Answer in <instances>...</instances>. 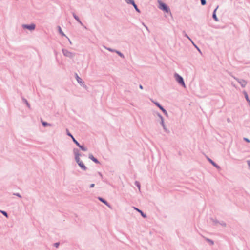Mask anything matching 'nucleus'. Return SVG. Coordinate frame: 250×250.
Returning <instances> with one entry per match:
<instances>
[{
    "label": "nucleus",
    "instance_id": "obj_8",
    "mask_svg": "<svg viewBox=\"0 0 250 250\" xmlns=\"http://www.w3.org/2000/svg\"><path fill=\"white\" fill-rule=\"evenodd\" d=\"M217 8H218V7H217V8L214 10V12H213V19H214L216 21H218V19H217V18L216 15V10H217Z\"/></svg>",
    "mask_w": 250,
    "mask_h": 250
},
{
    "label": "nucleus",
    "instance_id": "obj_13",
    "mask_svg": "<svg viewBox=\"0 0 250 250\" xmlns=\"http://www.w3.org/2000/svg\"><path fill=\"white\" fill-rule=\"evenodd\" d=\"M59 32L62 34V35L63 36H65V34H64V33L62 31L61 28L60 27H59Z\"/></svg>",
    "mask_w": 250,
    "mask_h": 250
},
{
    "label": "nucleus",
    "instance_id": "obj_17",
    "mask_svg": "<svg viewBox=\"0 0 250 250\" xmlns=\"http://www.w3.org/2000/svg\"><path fill=\"white\" fill-rule=\"evenodd\" d=\"M133 6H134V7L135 8V9H136V10L137 11H138V12H140V11H139V10L138 9L137 6V5L135 4V3H133Z\"/></svg>",
    "mask_w": 250,
    "mask_h": 250
},
{
    "label": "nucleus",
    "instance_id": "obj_27",
    "mask_svg": "<svg viewBox=\"0 0 250 250\" xmlns=\"http://www.w3.org/2000/svg\"><path fill=\"white\" fill-rule=\"evenodd\" d=\"M117 53L120 56L123 57V55L120 52H117Z\"/></svg>",
    "mask_w": 250,
    "mask_h": 250
},
{
    "label": "nucleus",
    "instance_id": "obj_7",
    "mask_svg": "<svg viewBox=\"0 0 250 250\" xmlns=\"http://www.w3.org/2000/svg\"><path fill=\"white\" fill-rule=\"evenodd\" d=\"M78 164L84 170L86 169V167H85V166L82 161H80L79 163H78Z\"/></svg>",
    "mask_w": 250,
    "mask_h": 250
},
{
    "label": "nucleus",
    "instance_id": "obj_26",
    "mask_svg": "<svg viewBox=\"0 0 250 250\" xmlns=\"http://www.w3.org/2000/svg\"><path fill=\"white\" fill-rule=\"evenodd\" d=\"M59 244L58 243H55V244H54V245H55V246L56 247H58V246H59Z\"/></svg>",
    "mask_w": 250,
    "mask_h": 250
},
{
    "label": "nucleus",
    "instance_id": "obj_19",
    "mask_svg": "<svg viewBox=\"0 0 250 250\" xmlns=\"http://www.w3.org/2000/svg\"><path fill=\"white\" fill-rule=\"evenodd\" d=\"M0 212L4 215L6 217H8V215L7 214V213L4 211H0Z\"/></svg>",
    "mask_w": 250,
    "mask_h": 250
},
{
    "label": "nucleus",
    "instance_id": "obj_10",
    "mask_svg": "<svg viewBox=\"0 0 250 250\" xmlns=\"http://www.w3.org/2000/svg\"><path fill=\"white\" fill-rule=\"evenodd\" d=\"M134 208L135 210H136L137 211H138L139 212H140V213H141V214L142 215V216L143 217H144V218L146 217V215L145 214H144V213H143V212L141 210H140V209H138V208Z\"/></svg>",
    "mask_w": 250,
    "mask_h": 250
},
{
    "label": "nucleus",
    "instance_id": "obj_29",
    "mask_svg": "<svg viewBox=\"0 0 250 250\" xmlns=\"http://www.w3.org/2000/svg\"><path fill=\"white\" fill-rule=\"evenodd\" d=\"M94 187V184H92L90 185V188H93Z\"/></svg>",
    "mask_w": 250,
    "mask_h": 250
},
{
    "label": "nucleus",
    "instance_id": "obj_11",
    "mask_svg": "<svg viewBox=\"0 0 250 250\" xmlns=\"http://www.w3.org/2000/svg\"><path fill=\"white\" fill-rule=\"evenodd\" d=\"M75 159L77 163H79L81 161L80 159L79 155H77V154H75Z\"/></svg>",
    "mask_w": 250,
    "mask_h": 250
},
{
    "label": "nucleus",
    "instance_id": "obj_20",
    "mask_svg": "<svg viewBox=\"0 0 250 250\" xmlns=\"http://www.w3.org/2000/svg\"><path fill=\"white\" fill-rule=\"evenodd\" d=\"M201 4L203 5H204L206 3V1L205 0H201Z\"/></svg>",
    "mask_w": 250,
    "mask_h": 250
},
{
    "label": "nucleus",
    "instance_id": "obj_30",
    "mask_svg": "<svg viewBox=\"0 0 250 250\" xmlns=\"http://www.w3.org/2000/svg\"><path fill=\"white\" fill-rule=\"evenodd\" d=\"M139 87H140V88L141 89H143V86H142V85H140L139 86Z\"/></svg>",
    "mask_w": 250,
    "mask_h": 250
},
{
    "label": "nucleus",
    "instance_id": "obj_5",
    "mask_svg": "<svg viewBox=\"0 0 250 250\" xmlns=\"http://www.w3.org/2000/svg\"><path fill=\"white\" fill-rule=\"evenodd\" d=\"M156 105L159 107V108L165 114H167L166 110L163 108L158 103H156Z\"/></svg>",
    "mask_w": 250,
    "mask_h": 250
},
{
    "label": "nucleus",
    "instance_id": "obj_9",
    "mask_svg": "<svg viewBox=\"0 0 250 250\" xmlns=\"http://www.w3.org/2000/svg\"><path fill=\"white\" fill-rule=\"evenodd\" d=\"M89 158L91 160H92L93 161H94V162H95L96 163H99V161L96 158H95L93 156V155H89Z\"/></svg>",
    "mask_w": 250,
    "mask_h": 250
},
{
    "label": "nucleus",
    "instance_id": "obj_33",
    "mask_svg": "<svg viewBox=\"0 0 250 250\" xmlns=\"http://www.w3.org/2000/svg\"><path fill=\"white\" fill-rule=\"evenodd\" d=\"M16 195H17L18 196H19V197H21V196L19 194H16Z\"/></svg>",
    "mask_w": 250,
    "mask_h": 250
},
{
    "label": "nucleus",
    "instance_id": "obj_28",
    "mask_svg": "<svg viewBox=\"0 0 250 250\" xmlns=\"http://www.w3.org/2000/svg\"><path fill=\"white\" fill-rule=\"evenodd\" d=\"M248 165L249 167H250V160L247 161Z\"/></svg>",
    "mask_w": 250,
    "mask_h": 250
},
{
    "label": "nucleus",
    "instance_id": "obj_31",
    "mask_svg": "<svg viewBox=\"0 0 250 250\" xmlns=\"http://www.w3.org/2000/svg\"><path fill=\"white\" fill-rule=\"evenodd\" d=\"M245 140L246 141H247V142H250V141L248 139H247V138H245Z\"/></svg>",
    "mask_w": 250,
    "mask_h": 250
},
{
    "label": "nucleus",
    "instance_id": "obj_2",
    "mask_svg": "<svg viewBox=\"0 0 250 250\" xmlns=\"http://www.w3.org/2000/svg\"><path fill=\"white\" fill-rule=\"evenodd\" d=\"M158 2L159 4V7L160 9L163 10L164 11L167 13H168L169 11V8L167 6V5L165 3H163L161 1H159Z\"/></svg>",
    "mask_w": 250,
    "mask_h": 250
},
{
    "label": "nucleus",
    "instance_id": "obj_1",
    "mask_svg": "<svg viewBox=\"0 0 250 250\" xmlns=\"http://www.w3.org/2000/svg\"><path fill=\"white\" fill-rule=\"evenodd\" d=\"M174 77L176 79V80L179 83L182 84L184 87H186L185 84L181 76H179L177 74H175Z\"/></svg>",
    "mask_w": 250,
    "mask_h": 250
},
{
    "label": "nucleus",
    "instance_id": "obj_21",
    "mask_svg": "<svg viewBox=\"0 0 250 250\" xmlns=\"http://www.w3.org/2000/svg\"><path fill=\"white\" fill-rule=\"evenodd\" d=\"M73 15H74V17L75 19H76L79 22L81 23V22L79 20L78 17L77 16H76L75 14H74Z\"/></svg>",
    "mask_w": 250,
    "mask_h": 250
},
{
    "label": "nucleus",
    "instance_id": "obj_12",
    "mask_svg": "<svg viewBox=\"0 0 250 250\" xmlns=\"http://www.w3.org/2000/svg\"><path fill=\"white\" fill-rule=\"evenodd\" d=\"M73 142L77 145V146H80V144L75 140V139L73 137L72 138Z\"/></svg>",
    "mask_w": 250,
    "mask_h": 250
},
{
    "label": "nucleus",
    "instance_id": "obj_6",
    "mask_svg": "<svg viewBox=\"0 0 250 250\" xmlns=\"http://www.w3.org/2000/svg\"><path fill=\"white\" fill-rule=\"evenodd\" d=\"M99 200H100L101 202L105 204L106 206H107L109 208H110V206L108 204V203L104 199H103L102 198L99 197Z\"/></svg>",
    "mask_w": 250,
    "mask_h": 250
},
{
    "label": "nucleus",
    "instance_id": "obj_14",
    "mask_svg": "<svg viewBox=\"0 0 250 250\" xmlns=\"http://www.w3.org/2000/svg\"><path fill=\"white\" fill-rule=\"evenodd\" d=\"M126 1L128 3H130L132 5L133 3H135L133 0H126Z\"/></svg>",
    "mask_w": 250,
    "mask_h": 250
},
{
    "label": "nucleus",
    "instance_id": "obj_3",
    "mask_svg": "<svg viewBox=\"0 0 250 250\" xmlns=\"http://www.w3.org/2000/svg\"><path fill=\"white\" fill-rule=\"evenodd\" d=\"M22 26L24 28H26L30 30H33L35 28V25L34 24L31 25H23Z\"/></svg>",
    "mask_w": 250,
    "mask_h": 250
},
{
    "label": "nucleus",
    "instance_id": "obj_25",
    "mask_svg": "<svg viewBox=\"0 0 250 250\" xmlns=\"http://www.w3.org/2000/svg\"><path fill=\"white\" fill-rule=\"evenodd\" d=\"M209 161L210 162V163H211L212 165H213L214 166H216H216L215 164V163H214V162H213L211 160H210V159H209Z\"/></svg>",
    "mask_w": 250,
    "mask_h": 250
},
{
    "label": "nucleus",
    "instance_id": "obj_16",
    "mask_svg": "<svg viewBox=\"0 0 250 250\" xmlns=\"http://www.w3.org/2000/svg\"><path fill=\"white\" fill-rule=\"evenodd\" d=\"M79 147L83 151H86L87 150V149L85 147H84L83 146L80 145V146H79Z\"/></svg>",
    "mask_w": 250,
    "mask_h": 250
},
{
    "label": "nucleus",
    "instance_id": "obj_24",
    "mask_svg": "<svg viewBox=\"0 0 250 250\" xmlns=\"http://www.w3.org/2000/svg\"><path fill=\"white\" fill-rule=\"evenodd\" d=\"M67 134L68 136H70L71 138H73V136L71 135V134L68 131V130L67 129Z\"/></svg>",
    "mask_w": 250,
    "mask_h": 250
},
{
    "label": "nucleus",
    "instance_id": "obj_32",
    "mask_svg": "<svg viewBox=\"0 0 250 250\" xmlns=\"http://www.w3.org/2000/svg\"><path fill=\"white\" fill-rule=\"evenodd\" d=\"M75 154H77V155H79V156H80V154H79L78 153H76Z\"/></svg>",
    "mask_w": 250,
    "mask_h": 250
},
{
    "label": "nucleus",
    "instance_id": "obj_22",
    "mask_svg": "<svg viewBox=\"0 0 250 250\" xmlns=\"http://www.w3.org/2000/svg\"><path fill=\"white\" fill-rule=\"evenodd\" d=\"M245 97H246V99H247V101H248V102H249V103H250V100H249V98H248V95H247V93H245Z\"/></svg>",
    "mask_w": 250,
    "mask_h": 250
},
{
    "label": "nucleus",
    "instance_id": "obj_18",
    "mask_svg": "<svg viewBox=\"0 0 250 250\" xmlns=\"http://www.w3.org/2000/svg\"><path fill=\"white\" fill-rule=\"evenodd\" d=\"M135 184H136V186H137V187L140 190V185L139 183L138 182H136Z\"/></svg>",
    "mask_w": 250,
    "mask_h": 250
},
{
    "label": "nucleus",
    "instance_id": "obj_23",
    "mask_svg": "<svg viewBox=\"0 0 250 250\" xmlns=\"http://www.w3.org/2000/svg\"><path fill=\"white\" fill-rule=\"evenodd\" d=\"M42 125H43L44 126H47V125H49V124H48V123H46V122H42Z\"/></svg>",
    "mask_w": 250,
    "mask_h": 250
},
{
    "label": "nucleus",
    "instance_id": "obj_4",
    "mask_svg": "<svg viewBox=\"0 0 250 250\" xmlns=\"http://www.w3.org/2000/svg\"><path fill=\"white\" fill-rule=\"evenodd\" d=\"M62 52L63 53V54L66 57H72L73 56L72 53L68 51L67 50L63 49Z\"/></svg>",
    "mask_w": 250,
    "mask_h": 250
},
{
    "label": "nucleus",
    "instance_id": "obj_15",
    "mask_svg": "<svg viewBox=\"0 0 250 250\" xmlns=\"http://www.w3.org/2000/svg\"><path fill=\"white\" fill-rule=\"evenodd\" d=\"M76 78L79 83H82V79L77 75H76Z\"/></svg>",
    "mask_w": 250,
    "mask_h": 250
}]
</instances>
